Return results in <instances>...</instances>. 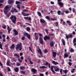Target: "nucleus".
<instances>
[{
  "label": "nucleus",
  "instance_id": "obj_1",
  "mask_svg": "<svg viewBox=\"0 0 76 76\" xmlns=\"http://www.w3.org/2000/svg\"><path fill=\"white\" fill-rule=\"evenodd\" d=\"M12 7L10 5H6L4 9V13L5 15H7V16L9 18L10 15H11V13H9L8 14H7V12L10 10V9H11Z\"/></svg>",
  "mask_w": 76,
  "mask_h": 76
},
{
  "label": "nucleus",
  "instance_id": "obj_2",
  "mask_svg": "<svg viewBox=\"0 0 76 76\" xmlns=\"http://www.w3.org/2000/svg\"><path fill=\"white\" fill-rule=\"evenodd\" d=\"M45 66H47V65H48V67H49V68H50V70L53 73V74H55L56 73V72L54 70V69H53V66H50V64L48 63V61H46V63L45 64Z\"/></svg>",
  "mask_w": 76,
  "mask_h": 76
},
{
  "label": "nucleus",
  "instance_id": "obj_3",
  "mask_svg": "<svg viewBox=\"0 0 76 76\" xmlns=\"http://www.w3.org/2000/svg\"><path fill=\"white\" fill-rule=\"evenodd\" d=\"M22 43L21 42H20L19 44H18L17 45L16 48V49L17 50H18L19 49L20 51H21L22 49Z\"/></svg>",
  "mask_w": 76,
  "mask_h": 76
},
{
  "label": "nucleus",
  "instance_id": "obj_4",
  "mask_svg": "<svg viewBox=\"0 0 76 76\" xmlns=\"http://www.w3.org/2000/svg\"><path fill=\"white\" fill-rule=\"evenodd\" d=\"M10 19L14 24H16V16L12 15L10 17Z\"/></svg>",
  "mask_w": 76,
  "mask_h": 76
},
{
  "label": "nucleus",
  "instance_id": "obj_5",
  "mask_svg": "<svg viewBox=\"0 0 76 76\" xmlns=\"http://www.w3.org/2000/svg\"><path fill=\"white\" fill-rule=\"evenodd\" d=\"M44 41H47V39H48V40H49V41H51L53 40V37H51L50 38V37H48L47 35H46L44 37Z\"/></svg>",
  "mask_w": 76,
  "mask_h": 76
},
{
  "label": "nucleus",
  "instance_id": "obj_6",
  "mask_svg": "<svg viewBox=\"0 0 76 76\" xmlns=\"http://www.w3.org/2000/svg\"><path fill=\"white\" fill-rule=\"evenodd\" d=\"M14 56H16V57H18V60L20 63H22V60H21L19 58V57H20V56L19 55H18L17 53L15 54L14 55Z\"/></svg>",
  "mask_w": 76,
  "mask_h": 76
},
{
  "label": "nucleus",
  "instance_id": "obj_7",
  "mask_svg": "<svg viewBox=\"0 0 76 76\" xmlns=\"http://www.w3.org/2000/svg\"><path fill=\"white\" fill-rule=\"evenodd\" d=\"M24 35H26V36L28 39H31V35L30 34L27 33H25L24 34Z\"/></svg>",
  "mask_w": 76,
  "mask_h": 76
},
{
  "label": "nucleus",
  "instance_id": "obj_8",
  "mask_svg": "<svg viewBox=\"0 0 76 76\" xmlns=\"http://www.w3.org/2000/svg\"><path fill=\"white\" fill-rule=\"evenodd\" d=\"M12 10H11L10 11L12 13H13L14 12H15V13H18V11L16 10V9L12 8Z\"/></svg>",
  "mask_w": 76,
  "mask_h": 76
},
{
  "label": "nucleus",
  "instance_id": "obj_9",
  "mask_svg": "<svg viewBox=\"0 0 76 76\" xmlns=\"http://www.w3.org/2000/svg\"><path fill=\"white\" fill-rule=\"evenodd\" d=\"M39 39L40 40L39 41V43L41 44H42V45H43L44 44V42L43 41V39H42V37H40L39 38Z\"/></svg>",
  "mask_w": 76,
  "mask_h": 76
},
{
  "label": "nucleus",
  "instance_id": "obj_10",
  "mask_svg": "<svg viewBox=\"0 0 76 76\" xmlns=\"http://www.w3.org/2000/svg\"><path fill=\"white\" fill-rule=\"evenodd\" d=\"M65 35H66V38L67 39H69V38H72V37H73V36H72V34L69 35V36H68L67 35V34H65Z\"/></svg>",
  "mask_w": 76,
  "mask_h": 76
},
{
  "label": "nucleus",
  "instance_id": "obj_11",
  "mask_svg": "<svg viewBox=\"0 0 76 76\" xmlns=\"http://www.w3.org/2000/svg\"><path fill=\"white\" fill-rule=\"evenodd\" d=\"M37 51L38 53H39L41 57H42L43 56H42V52L41 51V50L40 49H39V50H37Z\"/></svg>",
  "mask_w": 76,
  "mask_h": 76
},
{
  "label": "nucleus",
  "instance_id": "obj_12",
  "mask_svg": "<svg viewBox=\"0 0 76 76\" xmlns=\"http://www.w3.org/2000/svg\"><path fill=\"white\" fill-rule=\"evenodd\" d=\"M53 67L56 72H58V70H59V68H58V67H57V66H53Z\"/></svg>",
  "mask_w": 76,
  "mask_h": 76
},
{
  "label": "nucleus",
  "instance_id": "obj_13",
  "mask_svg": "<svg viewBox=\"0 0 76 76\" xmlns=\"http://www.w3.org/2000/svg\"><path fill=\"white\" fill-rule=\"evenodd\" d=\"M8 4H11L14 3V0H9L8 1Z\"/></svg>",
  "mask_w": 76,
  "mask_h": 76
},
{
  "label": "nucleus",
  "instance_id": "obj_14",
  "mask_svg": "<svg viewBox=\"0 0 76 76\" xmlns=\"http://www.w3.org/2000/svg\"><path fill=\"white\" fill-rule=\"evenodd\" d=\"M53 56L54 58L56 57V56H57V53L55 52H52Z\"/></svg>",
  "mask_w": 76,
  "mask_h": 76
},
{
  "label": "nucleus",
  "instance_id": "obj_15",
  "mask_svg": "<svg viewBox=\"0 0 76 76\" xmlns=\"http://www.w3.org/2000/svg\"><path fill=\"white\" fill-rule=\"evenodd\" d=\"M21 14L23 16H29V14L25 13H24L23 12H22Z\"/></svg>",
  "mask_w": 76,
  "mask_h": 76
},
{
  "label": "nucleus",
  "instance_id": "obj_16",
  "mask_svg": "<svg viewBox=\"0 0 76 76\" xmlns=\"http://www.w3.org/2000/svg\"><path fill=\"white\" fill-rule=\"evenodd\" d=\"M58 4H59V6L61 7H62L63 6V3L61 2H58Z\"/></svg>",
  "mask_w": 76,
  "mask_h": 76
},
{
  "label": "nucleus",
  "instance_id": "obj_17",
  "mask_svg": "<svg viewBox=\"0 0 76 76\" xmlns=\"http://www.w3.org/2000/svg\"><path fill=\"white\" fill-rule=\"evenodd\" d=\"M31 71L32 72H33L34 73H36V72H37V70H36V69L34 68H32L31 69Z\"/></svg>",
  "mask_w": 76,
  "mask_h": 76
},
{
  "label": "nucleus",
  "instance_id": "obj_18",
  "mask_svg": "<svg viewBox=\"0 0 76 76\" xmlns=\"http://www.w3.org/2000/svg\"><path fill=\"white\" fill-rule=\"evenodd\" d=\"M13 31L15 32L14 35H18V32L16 30V29H14Z\"/></svg>",
  "mask_w": 76,
  "mask_h": 76
},
{
  "label": "nucleus",
  "instance_id": "obj_19",
  "mask_svg": "<svg viewBox=\"0 0 76 76\" xmlns=\"http://www.w3.org/2000/svg\"><path fill=\"white\" fill-rule=\"evenodd\" d=\"M40 22L41 23H45L46 22L45 21L42 19H41L40 20Z\"/></svg>",
  "mask_w": 76,
  "mask_h": 76
},
{
  "label": "nucleus",
  "instance_id": "obj_20",
  "mask_svg": "<svg viewBox=\"0 0 76 76\" xmlns=\"http://www.w3.org/2000/svg\"><path fill=\"white\" fill-rule=\"evenodd\" d=\"M61 42L63 45H66L65 41L63 39H61Z\"/></svg>",
  "mask_w": 76,
  "mask_h": 76
},
{
  "label": "nucleus",
  "instance_id": "obj_21",
  "mask_svg": "<svg viewBox=\"0 0 76 76\" xmlns=\"http://www.w3.org/2000/svg\"><path fill=\"white\" fill-rule=\"evenodd\" d=\"M7 29L8 30V32L9 34H10V30H12V28L10 29V27L9 26H7Z\"/></svg>",
  "mask_w": 76,
  "mask_h": 76
},
{
  "label": "nucleus",
  "instance_id": "obj_22",
  "mask_svg": "<svg viewBox=\"0 0 76 76\" xmlns=\"http://www.w3.org/2000/svg\"><path fill=\"white\" fill-rule=\"evenodd\" d=\"M50 47H53L54 46V42L53 41H51L50 43Z\"/></svg>",
  "mask_w": 76,
  "mask_h": 76
},
{
  "label": "nucleus",
  "instance_id": "obj_23",
  "mask_svg": "<svg viewBox=\"0 0 76 76\" xmlns=\"http://www.w3.org/2000/svg\"><path fill=\"white\" fill-rule=\"evenodd\" d=\"M12 41H13V42H16V39H15V37H13L12 38Z\"/></svg>",
  "mask_w": 76,
  "mask_h": 76
},
{
  "label": "nucleus",
  "instance_id": "obj_24",
  "mask_svg": "<svg viewBox=\"0 0 76 76\" xmlns=\"http://www.w3.org/2000/svg\"><path fill=\"white\" fill-rule=\"evenodd\" d=\"M52 63L53 64H54L55 65H57V64H58V62H56V61H52Z\"/></svg>",
  "mask_w": 76,
  "mask_h": 76
},
{
  "label": "nucleus",
  "instance_id": "obj_25",
  "mask_svg": "<svg viewBox=\"0 0 76 76\" xmlns=\"http://www.w3.org/2000/svg\"><path fill=\"white\" fill-rule=\"evenodd\" d=\"M14 70L15 72H18V71H19V69H18V68L16 67L14 69Z\"/></svg>",
  "mask_w": 76,
  "mask_h": 76
},
{
  "label": "nucleus",
  "instance_id": "obj_26",
  "mask_svg": "<svg viewBox=\"0 0 76 76\" xmlns=\"http://www.w3.org/2000/svg\"><path fill=\"white\" fill-rule=\"evenodd\" d=\"M11 49H13L15 48V45L14 44H13L10 47Z\"/></svg>",
  "mask_w": 76,
  "mask_h": 76
},
{
  "label": "nucleus",
  "instance_id": "obj_27",
  "mask_svg": "<svg viewBox=\"0 0 76 76\" xmlns=\"http://www.w3.org/2000/svg\"><path fill=\"white\" fill-rule=\"evenodd\" d=\"M39 68L40 69H46L47 68V67H45V66H39Z\"/></svg>",
  "mask_w": 76,
  "mask_h": 76
},
{
  "label": "nucleus",
  "instance_id": "obj_28",
  "mask_svg": "<svg viewBox=\"0 0 76 76\" xmlns=\"http://www.w3.org/2000/svg\"><path fill=\"white\" fill-rule=\"evenodd\" d=\"M25 69V67L24 66H21L20 67V69L21 70H24Z\"/></svg>",
  "mask_w": 76,
  "mask_h": 76
},
{
  "label": "nucleus",
  "instance_id": "obj_29",
  "mask_svg": "<svg viewBox=\"0 0 76 76\" xmlns=\"http://www.w3.org/2000/svg\"><path fill=\"white\" fill-rule=\"evenodd\" d=\"M55 24L56 25V27H58V22H56Z\"/></svg>",
  "mask_w": 76,
  "mask_h": 76
},
{
  "label": "nucleus",
  "instance_id": "obj_30",
  "mask_svg": "<svg viewBox=\"0 0 76 76\" xmlns=\"http://www.w3.org/2000/svg\"><path fill=\"white\" fill-rule=\"evenodd\" d=\"M64 58H65L67 57H68V56L67 54L65 53L64 54Z\"/></svg>",
  "mask_w": 76,
  "mask_h": 76
},
{
  "label": "nucleus",
  "instance_id": "obj_31",
  "mask_svg": "<svg viewBox=\"0 0 76 76\" xmlns=\"http://www.w3.org/2000/svg\"><path fill=\"white\" fill-rule=\"evenodd\" d=\"M0 48H1V50H3V48H2V44L1 42H0Z\"/></svg>",
  "mask_w": 76,
  "mask_h": 76
},
{
  "label": "nucleus",
  "instance_id": "obj_32",
  "mask_svg": "<svg viewBox=\"0 0 76 76\" xmlns=\"http://www.w3.org/2000/svg\"><path fill=\"white\" fill-rule=\"evenodd\" d=\"M64 73H65V74H66L67 72H68V70H67V69H66L65 70H63Z\"/></svg>",
  "mask_w": 76,
  "mask_h": 76
},
{
  "label": "nucleus",
  "instance_id": "obj_33",
  "mask_svg": "<svg viewBox=\"0 0 76 76\" xmlns=\"http://www.w3.org/2000/svg\"><path fill=\"white\" fill-rule=\"evenodd\" d=\"M30 29H31L30 28H29V27H27L26 28V30L28 32H29V31H30Z\"/></svg>",
  "mask_w": 76,
  "mask_h": 76
},
{
  "label": "nucleus",
  "instance_id": "obj_34",
  "mask_svg": "<svg viewBox=\"0 0 76 76\" xmlns=\"http://www.w3.org/2000/svg\"><path fill=\"white\" fill-rule=\"evenodd\" d=\"M57 13L58 15H61V11L60 10H58Z\"/></svg>",
  "mask_w": 76,
  "mask_h": 76
},
{
  "label": "nucleus",
  "instance_id": "obj_35",
  "mask_svg": "<svg viewBox=\"0 0 76 76\" xmlns=\"http://www.w3.org/2000/svg\"><path fill=\"white\" fill-rule=\"evenodd\" d=\"M70 51L71 53H73V52H75V51L74 50H73V49L72 48L70 49Z\"/></svg>",
  "mask_w": 76,
  "mask_h": 76
},
{
  "label": "nucleus",
  "instance_id": "obj_36",
  "mask_svg": "<svg viewBox=\"0 0 76 76\" xmlns=\"http://www.w3.org/2000/svg\"><path fill=\"white\" fill-rule=\"evenodd\" d=\"M37 14L39 16H41V14L40 12H38Z\"/></svg>",
  "mask_w": 76,
  "mask_h": 76
},
{
  "label": "nucleus",
  "instance_id": "obj_37",
  "mask_svg": "<svg viewBox=\"0 0 76 76\" xmlns=\"http://www.w3.org/2000/svg\"><path fill=\"white\" fill-rule=\"evenodd\" d=\"M46 18L48 20H50V17L48 16H46Z\"/></svg>",
  "mask_w": 76,
  "mask_h": 76
},
{
  "label": "nucleus",
  "instance_id": "obj_38",
  "mask_svg": "<svg viewBox=\"0 0 76 76\" xmlns=\"http://www.w3.org/2000/svg\"><path fill=\"white\" fill-rule=\"evenodd\" d=\"M75 69H72V70H71V73H73V72H75Z\"/></svg>",
  "mask_w": 76,
  "mask_h": 76
},
{
  "label": "nucleus",
  "instance_id": "obj_39",
  "mask_svg": "<svg viewBox=\"0 0 76 76\" xmlns=\"http://www.w3.org/2000/svg\"><path fill=\"white\" fill-rule=\"evenodd\" d=\"M17 7L18 9H19L20 10V5L18 4L17 5Z\"/></svg>",
  "mask_w": 76,
  "mask_h": 76
},
{
  "label": "nucleus",
  "instance_id": "obj_40",
  "mask_svg": "<svg viewBox=\"0 0 76 76\" xmlns=\"http://www.w3.org/2000/svg\"><path fill=\"white\" fill-rule=\"evenodd\" d=\"M76 42V39L74 38L73 40V43H75Z\"/></svg>",
  "mask_w": 76,
  "mask_h": 76
},
{
  "label": "nucleus",
  "instance_id": "obj_41",
  "mask_svg": "<svg viewBox=\"0 0 76 76\" xmlns=\"http://www.w3.org/2000/svg\"><path fill=\"white\" fill-rule=\"evenodd\" d=\"M72 9V12L73 13H76V12L75 11V8H73Z\"/></svg>",
  "mask_w": 76,
  "mask_h": 76
},
{
  "label": "nucleus",
  "instance_id": "obj_42",
  "mask_svg": "<svg viewBox=\"0 0 76 76\" xmlns=\"http://www.w3.org/2000/svg\"><path fill=\"white\" fill-rule=\"evenodd\" d=\"M35 38H36V40H37L38 39V35L35 36Z\"/></svg>",
  "mask_w": 76,
  "mask_h": 76
},
{
  "label": "nucleus",
  "instance_id": "obj_43",
  "mask_svg": "<svg viewBox=\"0 0 76 76\" xmlns=\"http://www.w3.org/2000/svg\"><path fill=\"white\" fill-rule=\"evenodd\" d=\"M7 69L8 72H10L11 70L10 69V68H9V67H8L7 68Z\"/></svg>",
  "mask_w": 76,
  "mask_h": 76
},
{
  "label": "nucleus",
  "instance_id": "obj_44",
  "mask_svg": "<svg viewBox=\"0 0 76 76\" xmlns=\"http://www.w3.org/2000/svg\"><path fill=\"white\" fill-rule=\"evenodd\" d=\"M25 36H23V37L21 38L22 40H25Z\"/></svg>",
  "mask_w": 76,
  "mask_h": 76
},
{
  "label": "nucleus",
  "instance_id": "obj_45",
  "mask_svg": "<svg viewBox=\"0 0 76 76\" xmlns=\"http://www.w3.org/2000/svg\"><path fill=\"white\" fill-rule=\"evenodd\" d=\"M44 52L45 53H48V51L46 49H45V50H44Z\"/></svg>",
  "mask_w": 76,
  "mask_h": 76
},
{
  "label": "nucleus",
  "instance_id": "obj_46",
  "mask_svg": "<svg viewBox=\"0 0 76 76\" xmlns=\"http://www.w3.org/2000/svg\"><path fill=\"white\" fill-rule=\"evenodd\" d=\"M68 64L70 66H71L72 65V63L70 62H69L68 63Z\"/></svg>",
  "mask_w": 76,
  "mask_h": 76
},
{
  "label": "nucleus",
  "instance_id": "obj_47",
  "mask_svg": "<svg viewBox=\"0 0 76 76\" xmlns=\"http://www.w3.org/2000/svg\"><path fill=\"white\" fill-rule=\"evenodd\" d=\"M20 2L19 1H16V4H20Z\"/></svg>",
  "mask_w": 76,
  "mask_h": 76
},
{
  "label": "nucleus",
  "instance_id": "obj_48",
  "mask_svg": "<svg viewBox=\"0 0 76 76\" xmlns=\"http://www.w3.org/2000/svg\"><path fill=\"white\" fill-rule=\"evenodd\" d=\"M23 12H28V10H27L26 9H23Z\"/></svg>",
  "mask_w": 76,
  "mask_h": 76
},
{
  "label": "nucleus",
  "instance_id": "obj_49",
  "mask_svg": "<svg viewBox=\"0 0 76 76\" xmlns=\"http://www.w3.org/2000/svg\"><path fill=\"white\" fill-rule=\"evenodd\" d=\"M21 73H23V75H25V72H24L23 71H21Z\"/></svg>",
  "mask_w": 76,
  "mask_h": 76
},
{
  "label": "nucleus",
  "instance_id": "obj_50",
  "mask_svg": "<svg viewBox=\"0 0 76 76\" xmlns=\"http://www.w3.org/2000/svg\"><path fill=\"white\" fill-rule=\"evenodd\" d=\"M16 65L17 66H19L20 65V64L19 63L17 62Z\"/></svg>",
  "mask_w": 76,
  "mask_h": 76
},
{
  "label": "nucleus",
  "instance_id": "obj_51",
  "mask_svg": "<svg viewBox=\"0 0 76 76\" xmlns=\"http://www.w3.org/2000/svg\"><path fill=\"white\" fill-rule=\"evenodd\" d=\"M2 28H3V29H5L6 28V26H4L3 27H2Z\"/></svg>",
  "mask_w": 76,
  "mask_h": 76
},
{
  "label": "nucleus",
  "instance_id": "obj_52",
  "mask_svg": "<svg viewBox=\"0 0 76 76\" xmlns=\"http://www.w3.org/2000/svg\"><path fill=\"white\" fill-rule=\"evenodd\" d=\"M4 2V0H0V3H3Z\"/></svg>",
  "mask_w": 76,
  "mask_h": 76
},
{
  "label": "nucleus",
  "instance_id": "obj_53",
  "mask_svg": "<svg viewBox=\"0 0 76 76\" xmlns=\"http://www.w3.org/2000/svg\"><path fill=\"white\" fill-rule=\"evenodd\" d=\"M29 63L31 64H33V62L31 61H29Z\"/></svg>",
  "mask_w": 76,
  "mask_h": 76
},
{
  "label": "nucleus",
  "instance_id": "obj_54",
  "mask_svg": "<svg viewBox=\"0 0 76 76\" xmlns=\"http://www.w3.org/2000/svg\"><path fill=\"white\" fill-rule=\"evenodd\" d=\"M20 59L21 60H23V56H22L21 57Z\"/></svg>",
  "mask_w": 76,
  "mask_h": 76
},
{
  "label": "nucleus",
  "instance_id": "obj_55",
  "mask_svg": "<svg viewBox=\"0 0 76 76\" xmlns=\"http://www.w3.org/2000/svg\"><path fill=\"white\" fill-rule=\"evenodd\" d=\"M62 69H60V73H61V74H62Z\"/></svg>",
  "mask_w": 76,
  "mask_h": 76
},
{
  "label": "nucleus",
  "instance_id": "obj_56",
  "mask_svg": "<svg viewBox=\"0 0 76 76\" xmlns=\"http://www.w3.org/2000/svg\"><path fill=\"white\" fill-rule=\"evenodd\" d=\"M66 23H70V22L69 20H67L66 21Z\"/></svg>",
  "mask_w": 76,
  "mask_h": 76
},
{
  "label": "nucleus",
  "instance_id": "obj_57",
  "mask_svg": "<svg viewBox=\"0 0 76 76\" xmlns=\"http://www.w3.org/2000/svg\"><path fill=\"white\" fill-rule=\"evenodd\" d=\"M50 3L52 4H54V2H53L52 1H51L50 2Z\"/></svg>",
  "mask_w": 76,
  "mask_h": 76
},
{
  "label": "nucleus",
  "instance_id": "obj_58",
  "mask_svg": "<svg viewBox=\"0 0 76 76\" xmlns=\"http://www.w3.org/2000/svg\"><path fill=\"white\" fill-rule=\"evenodd\" d=\"M63 25H66V22H65V21L63 22Z\"/></svg>",
  "mask_w": 76,
  "mask_h": 76
},
{
  "label": "nucleus",
  "instance_id": "obj_59",
  "mask_svg": "<svg viewBox=\"0 0 76 76\" xmlns=\"http://www.w3.org/2000/svg\"><path fill=\"white\" fill-rule=\"evenodd\" d=\"M65 13L66 14H67L68 13H69V11H65Z\"/></svg>",
  "mask_w": 76,
  "mask_h": 76
},
{
  "label": "nucleus",
  "instance_id": "obj_60",
  "mask_svg": "<svg viewBox=\"0 0 76 76\" xmlns=\"http://www.w3.org/2000/svg\"><path fill=\"white\" fill-rule=\"evenodd\" d=\"M24 19H28V17H24Z\"/></svg>",
  "mask_w": 76,
  "mask_h": 76
},
{
  "label": "nucleus",
  "instance_id": "obj_61",
  "mask_svg": "<svg viewBox=\"0 0 76 76\" xmlns=\"http://www.w3.org/2000/svg\"><path fill=\"white\" fill-rule=\"evenodd\" d=\"M28 19V20H31V17H29Z\"/></svg>",
  "mask_w": 76,
  "mask_h": 76
},
{
  "label": "nucleus",
  "instance_id": "obj_62",
  "mask_svg": "<svg viewBox=\"0 0 76 76\" xmlns=\"http://www.w3.org/2000/svg\"><path fill=\"white\" fill-rule=\"evenodd\" d=\"M40 76H44V74H40Z\"/></svg>",
  "mask_w": 76,
  "mask_h": 76
},
{
  "label": "nucleus",
  "instance_id": "obj_63",
  "mask_svg": "<svg viewBox=\"0 0 76 76\" xmlns=\"http://www.w3.org/2000/svg\"><path fill=\"white\" fill-rule=\"evenodd\" d=\"M2 37L4 38H5V35H4V34H2Z\"/></svg>",
  "mask_w": 76,
  "mask_h": 76
},
{
  "label": "nucleus",
  "instance_id": "obj_64",
  "mask_svg": "<svg viewBox=\"0 0 76 76\" xmlns=\"http://www.w3.org/2000/svg\"><path fill=\"white\" fill-rule=\"evenodd\" d=\"M72 34L73 35H75V34H76V33H75V31H73Z\"/></svg>",
  "mask_w": 76,
  "mask_h": 76
}]
</instances>
